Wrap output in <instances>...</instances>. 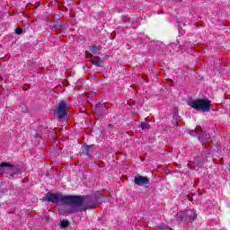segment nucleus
<instances>
[{
    "label": "nucleus",
    "mask_w": 230,
    "mask_h": 230,
    "mask_svg": "<svg viewBox=\"0 0 230 230\" xmlns=\"http://www.w3.org/2000/svg\"><path fill=\"white\" fill-rule=\"evenodd\" d=\"M40 200L41 202H52V204L63 202V204L67 206L65 208V213H67L68 215L84 211V209L80 208L84 206V198L82 196H64L58 192H48L45 197L40 199Z\"/></svg>",
    "instance_id": "nucleus-1"
},
{
    "label": "nucleus",
    "mask_w": 230,
    "mask_h": 230,
    "mask_svg": "<svg viewBox=\"0 0 230 230\" xmlns=\"http://www.w3.org/2000/svg\"><path fill=\"white\" fill-rule=\"evenodd\" d=\"M187 105L191 109H195V111H201L202 112H209L211 111V101L209 99L190 100L187 102Z\"/></svg>",
    "instance_id": "nucleus-2"
},
{
    "label": "nucleus",
    "mask_w": 230,
    "mask_h": 230,
    "mask_svg": "<svg viewBox=\"0 0 230 230\" xmlns=\"http://www.w3.org/2000/svg\"><path fill=\"white\" fill-rule=\"evenodd\" d=\"M57 114L59 119H62L67 116V109H69V106H67V102L61 101L57 107Z\"/></svg>",
    "instance_id": "nucleus-3"
},
{
    "label": "nucleus",
    "mask_w": 230,
    "mask_h": 230,
    "mask_svg": "<svg viewBox=\"0 0 230 230\" xmlns=\"http://www.w3.org/2000/svg\"><path fill=\"white\" fill-rule=\"evenodd\" d=\"M180 220H189V222H193L197 218V214L193 210L190 209L185 212H181L178 214Z\"/></svg>",
    "instance_id": "nucleus-4"
},
{
    "label": "nucleus",
    "mask_w": 230,
    "mask_h": 230,
    "mask_svg": "<svg viewBox=\"0 0 230 230\" xmlns=\"http://www.w3.org/2000/svg\"><path fill=\"white\" fill-rule=\"evenodd\" d=\"M149 183L150 178H148L147 176H142L140 174L135 176V184H137V186H145Z\"/></svg>",
    "instance_id": "nucleus-5"
},
{
    "label": "nucleus",
    "mask_w": 230,
    "mask_h": 230,
    "mask_svg": "<svg viewBox=\"0 0 230 230\" xmlns=\"http://www.w3.org/2000/svg\"><path fill=\"white\" fill-rule=\"evenodd\" d=\"M90 58L91 63L93 64V66H95V67H103V66H105V63L103 62V59H102V58L98 56L93 58V54H90Z\"/></svg>",
    "instance_id": "nucleus-6"
},
{
    "label": "nucleus",
    "mask_w": 230,
    "mask_h": 230,
    "mask_svg": "<svg viewBox=\"0 0 230 230\" xmlns=\"http://www.w3.org/2000/svg\"><path fill=\"white\" fill-rule=\"evenodd\" d=\"M210 135L202 130V128H199V140L201 142V145H204V141H209Z\"/></svg>",
    "instance_id": "nucleus-7"
},
{
    "label": "nucleus",
    "mask_w": 230,
    "mask_h": 230,
    "mask_svg": "<svg viewBox=\"0 0 230 230\" xmlns=\"http://www.w3.org/2000/svg\"><path fill=\"white\" fill-rule=\"evenodd\" d=\"M54 28H56V30H58V31H66V23L57 22L54 25Z\"/></svg>",
    "instance_id": "nucleus-8"
},
{
    "label": "nucleus",
    "mask_w": 230,
    "mask_h": 230,
    "mask_svg": "<svg viewBox=\"0 0 230 230\" xmlns=\"http://www.w3.org/2000/svg\"><path fill=\"white\" fill-rule=\"evenodd\" d=\"M100 51H102V49L97 45H93L90 48V52L92 53V55H100Z\"/></svg>",
    "instance_id": "nucleus-9"
},
{
    "label": "nucleus",
    "mask_w": 230,
    "mask_h": 230,
    "mask_svg": "<svg viewBox=\"0 0 230 230\" xmlns=\"http://www.w3.org/2000/svg\"><path fill=\"white\" fill-rule=\"evenodd\" d=\"M19 174H21V168L19 167H16L13 172L9 173L11 179H13L15 175H19Z\"/></svg>",
    "instance_id": "nucleus-10"
},
{
    "label": "nucleus",
    "mask_w": 230,
    "mask_h": 230,
    "mask_svg": "<svg viewBox=\"0 0 230 230\" xmlns=\"http://www.w3.org/2000/svg\"><path fill=\"white\" fill-rule=\"evenodd\" d=\"M139 127L143 130H150V124L148 122H141Z\"/></svg>",
    "instance_id": "nucleus-11"
},
{
    "label": "nucleus",
    "mask_w": 230,
    "mask_h": 230,
    "mask_svg": "<svg viewBox=\"0 0 230 230\" xmlns=\"http://www.w3.org/2000/svg\"><path fill=\"white\" fill-rule=\"evenodd\" d=\"M0 168H9V169H12V168H13V164H12L10 163H6V162H2L0 164Z\"/></svg>",
    "instance_id": "nucleus-12"
},
{
    "label": "nucleus",
    "mask_w": 230,
    "mask_h": 230,
    "mask_svg": "<svg viewBox=\"0 0 230 230\" xmlns=\"http://www.w3.org/2000/svg\"><path fill=\"white\" fill-rule=\"evenodd\" d=\"M59 227L61 229H66V227H69V221L68 220H62V221H60Z\"/></svg>",
    "instance_id": "nucleus-13"
},
{
    "label": "nucleus",
    "mask_w": 230,
    "mask_h": 230,
    "mask_svg": "<svg viewBox=\"0 0 230 230\" xmlns=\"http://www.w3.org/2000/svg\"><path fill=\"white\" fill-rule=\"evenodd\" d=\"M198 131L200 132V128H198ZM196 129H192L190 131V136H197L199 134Z\"/></svg>",
    "instance_id": "nucleus-14"
},
{
    "label": "nucleus",
    "mask_w": 230,
    "mask_h": 230,
    "mask_svg": "<svg viewBox=\"0 0 230 230\" xmlns=\"http://www.w3.org/2000/svg\"><path fill=\"white\" fill-rule=\"evenodd\" d=\"M16 35H22V28L18 27L15 29Z\"/></svg>",
    "instance_id": "nucleus-15"
},
{
    "label": "nucleus",
    "mask_w": 230,
    "mask_h": 230,
    "mask_svg": "<svg viewBox=\"0 0 230 230\" xmlns=\"http://www.w3.org/2000/svg\"><path fill=\"white\" fill-rule=\"evenodd\" d=\"M86 150L87 152H89V146H86Z\"/></svg>",
    "instance_id": "nucleus-16"
},
{
    "label": "nucleus",
    "mask_w": 230,
    "mask_h": 230,
    "mask_svg": "<svg viewBox=\"0 0 230 230\" xmlns=\"http://www.w3.org/2000/svg\"><path fill=\"white\" fill-rule=\"evenodd\" d=\"M175 123H176V127H178V125H179V122L176 120V121H175Z\"/></svg>",
    "instance_id": "nucleus-17"
}]
</instances>
